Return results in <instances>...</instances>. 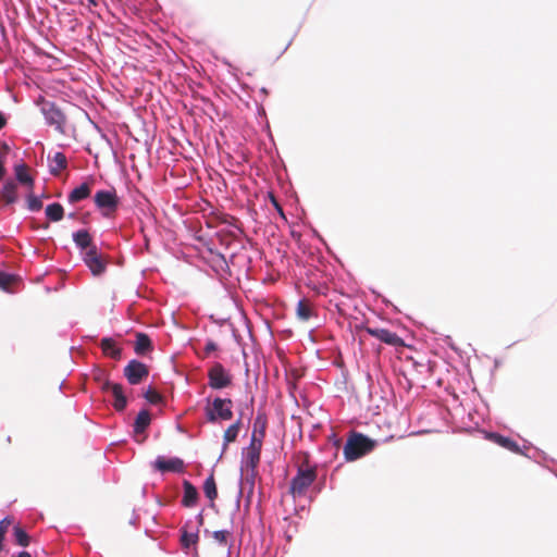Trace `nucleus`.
Segmentation results:
<instances>
[{
	"instance_id": "obj_16",
	"label": "nucleus",
	"mask_w": 557,
	"mask_h": 557,
	"mask_svg": "<svg viewBox=\"0 0 557 557\" xmlns=\"http://www.w3.org/2000/svg\"><path fill=\"white\" fill-rule=\"evenodd\" d=\"M268 426V418L264 411L259 410L252 426L251 436H256V438L264 440L265 431Z\"/></svg>"
},
{
	"instance_id": "obj_30",
	"label": "nucleus",
	"mask_w": 557,
	"mask_h": 557,
	"mask_svg": "<svg viewBox=\"0 0 557 557\" xmlns=\"http://www.w3.org/2000/svg\"><path fill=\"white\" fill-rule=\"evenodd\" d=\"M144 397L152 405H157L163 400L162 395L153 387H148L144 394Z\"/></svg>"
},
{
	"instance_id": "obj_23",
	"label": "nucleus",
	"mask_w": 557,
	"mask_h": 557,
	"mask_svg": "<svg viewBox=\"0 0 557 557\" xmlns=\"http://www.w3.org/2000/svg\"><path fill=\"white\" fill-rule=\"evenodd\" d=\"M242 428V420L238 419L236 422L231 424L224 432L223 440H224V446L226 447L230 443H233L236 441L238 433Z\"/></svg>"
},
{
	"instance_id": "obj_11",
	"label": "nucleus",
	"mask_w": 557,
	"mask_h": 557,
	"mask_svg": "<svg viewBox=\"0 0 557 557\" xmlns=\"http://www.w3.org/2000/svg\"><path fill=\"white\" fill-rule=\"evenodd\" d=\"M366 331L370 335L379 338L380 341H382L388 345L401 346L404 344L403 339L398 335L389 332L388 330L366 326Z\"/></svg>"
},
{
	"instance_id": "obj_1",
	"label": "nucleus",
	"mask_w": 557,
	"mask_h": 557,
	"mask_svg": "<svg viewBox=\"0 0 557 557\" xmlns=\"http://www.w3.org/2000/svg\"><path fill=\"white\" fill-rule=\"evenodd\" d=\"M317 478L318 466L311 462L309 454L304 453L302 460L297 465V472L289 483L288 493L293 499L305 497Z\"/></svg>"
},
{
	"instance_id": "obj_32",
	"label": "nucleus",
	"mask_w": 557,
	"mask_h": 557,
	"mask_svg": "<svg viewBox=\"0 0 557 557\" xmlns=\"http://www.w3.org/2000/svg\"><path fill=\"white\" fill-rule=\"evenodd\" d=\"M231 536V533L226 530H221V531H214L213 532V539L220 543L221 545L223 546H226L227 545V542H228V537Z\"/></svg>"
},
{
	"instance_id": "obj_42",
	"label": "nucleus",
	"mask_w": 557,
	"mask_h": 557,
	"mask_svg": "<svg viewBox=\"0 0 557 557\" xmlns=\"http://www.w3.org/2000/svg\"><path fill=\"white\" fill-rule=\"evenodd\" d=\"M87 1H88V3H89L90 5H96V4H97L96 0H87Z\"/></svg>"
},
{
	"instance_id": "obj_41",
	"label": "nucleus",
	"mask_w": 557,
	"mask_h": 557,
	"mask_svg": "<svg viewBox=\"0 0 557 557\" xmlns=\"http://www.w3.org/2000/svg\"><path fill=\"white\" fill-rule=\"evenodd\" d=\"M302 321H306L310 315H307V314H304V315H298Z\"/></svg>"
},
{
	"instance_id": "obj_28",
	"label": "nucleus",
	"mask_w": 557,
	"mask_h": 557,
	"mask_svg": "<svg viewBox=\"0 0 557 557\" xmlns=\"http://www.w3.org/2000/svg\"><path fill=\"white\" fill-rule=\"evenodd\" d=\"M17 281L16 276L5 272H0V288L10 292L12 285Z\"/></svg>"
},
{
	"instance_id": "obj_15",
	"label": "nucleus",
	"mask_w": 557,
	"mask_h": 557,
	"mask_svg": "<svg viewBox=\"0 0 557 557\" xmlns=\"http://www.w3.org/2000/svg\"><path fill=\"white\" fill-rule=\"evenodd\" d=\"M73 240L75 245L82 250H91L92 247H97L92 237L87 230H79L73 233Z\"/></svg>"
},
{
	"instance_id": "obj_37",
	"label": "nucleus",
	"mask_w": 557,
	"mask_h": 557,
	"mask_svg": "<svg viewBox=\"0 0 557 557\" xmlns=\"http://www.w3.org/2000/svg\"><path fill=\"white\" fill-rule=\"evenodd\" d=\"M297 313H309L308 309L306 308V305L302 301L298 302Z\"/></svg>"
},
{
	"instance_id": "obj_9",
	"label": "nucleus",
	"mask_w": 557,
	"mask_h": 557,
	"mask_svg": "<svg viewBox=\"0 0 557 557\" xmlns=\"http://www.w3.org/2000/svg\"><path fill=\"white\" fill-rule=\"evenodd\" d=\"M101 389L103 392L111 393V395L114 397L113 407L117 411H123L127 405L126 397L124 395L123 386L117 383H112L109 381H106Z\"/></svg>"
},
{
	"instance_id": "obj_13",
	"label": "nucleus",
	"mask_w": 557,
	"mask_h": 557,
	"mask_svg": "<svg viewBox=\"0 0 557 557\" xmlns=\"http://www.w3.org/2000/svg\"><path fill=\"white\" fill-rule=\"evenodd\" d=\"M184 495L182 498V505L184 507H194L198 502V491L197 488L188 481H183Z\"/></svg>"
},
{
	"instance_id": "obj_18",
	"label": "nucleus",
	"mask_w": 557,
	"mask_h": 557,
	"mask_svg": "<svg viewBox=\"0 0 557 557\" xmlns=\"http://www.w3.org/2000/svg\"><path fill=\"white\" fill-rule=\"evenodd\" d=\"M490 438L497 445L512 451V453H520V447L519 445L517 444V442H515L513 440H511L510 437H506V436H503L500 434H497V433H491L490 434Z\"/></svg>"
},
{
	"instance_id": "obj_24",
	"label": "nucleus",
	"mask_w": 557,
	"mask_h": 557,
	"mask_svg": "<svg viewBox=\"0 0 557 557\" xmlns=\"http://www.w3.org/2000/svg\"><path fill=\"white\" fill-rule=\"evenodd\" d=\"M203 493L210 502L218 497V488L213 473H211L203 483Z\"/></svg>"
},
{
	"instance_id": "obj_34",
	"label": "nucleus",
	"mask_w": 557,
	"mask_h": 557,
	"mask_svg": "<svg viewBox=\"0 0 557 557\" xmlns=\"http://www.w3.org/2000/svg\"><path fill=\"white\" fill-rule=\"evenodd\" d=\"M262 444H263V440L256 438V436H251V441H250L248 448L250 450H257V451L261 453Z\"/></svg>"
},
{
	"instance_id": "obj_12",
	"label": "nucleus",
	"mask_w": 557,
	"mask_h": 557,
	"mask_svg": "<svg viewBox=\"0 0 557 557\" xmlns=\"http://www.w3.org/2000/svg\"><path fill=\"white\" fill-rule=\"evenodd\" d=\"M0 200L9 206L17 201V184L9 180L7 181L0 190Z\"/></svg>"
},
{
	"instance_id": "obj_33",
	"label": "nucleus",
	"mask_w": 557,
	"mask_h": 557,
	"mask_svg": "<svg viewBox=\"0 0 557 557\" xmlns=\"http://www.w3.org/2000/svg\"><path fill=\"white\" fill-rule=\"evenodd\" d=\"M27 207L30 211H39L42 208V202L38 197L29 195L27 199Z\"/></svg>"
},
{
	"instance_id": "obj_21",
	"label": "nucleus",
	"mask_w": 557,
	"mask_h": 557,
	"mask_svg": "<svg viewBox=\"0 0 557 557\" xmlns=\"http://www.w3.org/2000/svg\"><path fill=\"white\" fill-rule=\"evenodd\" d=\"M151 422L150 413L148 410H141L137 414L134 423V432L136 434L145 432Z\"/></svg>"
},
{
	"instance_id": "obj_39",
	"label": "nucleus",
	"mask_w": 557,
	"mask_h": 557,
	"mask_svg": "<svg viewBox=\"0 0 557 557\" xmlns=\"http://www.w3.org/2000/svg\"><path fill=\"white\" fill-rule=\"evenodd\" d=\"M7 125V117L3 113L0 112V129H2Z\"/></svg>"
},
{
	"instance_id": "obj_6",
	"label": "nucleus",
	"mask_w": 557,
	"mask_h": 557,
	"mask_svg": "<svg viewBox=\"0 0 557 557\" xmlns=\"http://www.w3.org/2000/svg\"><path fill=\"white\" fill-rule=\"evenodd\" d=\"M42 111L47 123L54 126L58 133L65 134L66 116L64 113L53 103H47Z\"/></svg>"
},
{
	"instance_id": "obj_27",
	"label": "nucleus",
	"mask_w": 557,
	"mask_h": 557,
	"mask_svg": "<svg viewBox=\"0 0 557 557\" xmlns=\"http://www.w3.org/2000/svg\"><path fill=\"white\" fill-rule=\"evenodd\" d=\"M13 534H14L15 542L17 545L23 546V547H26L29 545L30 537L20 525L14 527Z\"/></svg>"
},
{
	"instance_id": "obj_40",
	"label": "nucleus",
	"mask_w": 557,
	"mask_h": 557,
	"mask_svg": "<svg viewBox=\"0 0 557 557\" xmlns=\"http://www.w3.org/2000/svg\"><path fill=\"white\" fill-rule=\"evenodd\" d=\"M13 557H32L30 554L28 552H21L18 553L16 556H13Z\"/></svg>"
},
{
	"instance_id": "obj_17",
	"label": "nucleus",
	"mask_w": 557,
	"mask_h": 557,
	"mask_svg": "<svg viewBox=\"0 0 557 557\" xmlns=\"http://www.w3.org/2000/svg\"><path fill=\"white\" fill-rule=\"evenodd\" d=\"M91 185L89 183H83L76 188H74L67 196V200L70 203H76L81 200H84L90 196Z\"/></svg>"
},
{
	"instance_id": "obj_36",
	"label": "nucleus",
	"mask_w": 557,
	"mask_h": 557,
	"mask_svg": "<svg viewBox=\"0 0 557 557\" xmlns=\"http://www.w3.org/2000/svg\"><path fill=\"white\" fill-rule=\"evenodd\" d=\"M10 151V148L7 144H2L1 147H0V152H1V159L5 158L8 156Z\"/></svg>"
},
{
	"instance_id": "obj_19",
	"label": "nucleus",
	"mask_w": 557,
	"mask_h": 557,
	"mask_svg": "<svg viewBox=\"0 0 557 557\" xmlns=\"http://www.w3.org/2000/svg\"><path fill=\"white\" fill-rule=\"evenodd\" d=\"M152 349V343L148 335L144 333L136 334L135 352L137 355H145Z\"/></svg>"
},
{
	"instance_id": "obj_29",
	"label": "nucleus",
	"mask_w": 557,
	"mask_h": 557,
	"mask_svg": "<svg viewBox=\"0 0 557 557\" xmlns=\"http://www.w3.org/2000/svg\"><path fill=\"white\" fill-rule=\"evenodd\" d=\"M260 455H261V453H259L257 450H250L249 448H247V454H246L247 467L255 470L259 465Z\"/></svg>"
},
{
	"instance_id": "obj_10",
	"label": "nucleus",
	"mask_w": 557,
	"mask_h": 557,
	"mask_svg": "<svg viewBox=\"0 0 557 557\" xmlns=\"http://www.w3.org/2000/svg\"><path fill=\"white\" fill-rule=\"evenodd\" d=\"M154 467L161 472L182 473L185 470L184 461L177 457L170 459H165L164 457H158L154 461Z\"/></svg>"
},
{
	"instance_id": "obj_38",
	"label": "nucleus",
	"mask_w": 557,
	"mask_h": 557,
	"mask_svg": "<svg viewBox=\"0 0 557 557\" xmlns=\"http://www.w3.org/2000/svg\"><path fill=\"white\" fill-rule=\"evenodd\" d=\"M271 197V201L273 203V206L276 208V210L283 215V209L282 207L278 205L277 200L275 199V197L273 195L270 196Z\"/></svg>"
},
{
	"instance_id": "obj_31",
	"label": "nucleus",
	"mask_w": 557,
	"mask_h": 557,
	"mask_svg": "<svg viewBox=\"0 0 557 557\" xmlns=\"http://www.w3.org/2000/svg\"><path fill=\"white\" fill-rule=\"evenodd\" d=\"M12 521L13 519L11 517H5L0 521V552L3 549V541Z\"/></svg>"
},
{
	"instance_id": "obj_20",
	"label": "nucleus",
	"mask_w": 557,
	"mask_h": 557,
	"mask_svg": "<svg viewBox=\"0 0 557 557\" xmlns=\"http://www.w3.org/2000/svg\"><path fill=\"white\" fill-rule=\"evenodd\" d=\"M67 166V160L64 153L57 152L50 163V173L54 176L59 175L61 171Z\"/></svg>"
},
{
	"instance_id": "obj_3",
	"label": "nucleus",
	"mask_w": 557,
	"mask_h": 557,
	"mask_svg": "<svg viewBox=\"0 0 557 557\" xmlns=\"http://www.w3.org/2000/svg\"><path fill=\"white\" fill-rule=\"evenodd\" d=\"M232 408V399L216 397L205 408L207 420L211 423L218 420L228 421L233 418Z\"/></svg>"
},
{
	"instance_id": "obj_14",
	"label": "nucleus",
	"mask_w": 557,
	"mask_h": 557,
	"mask_svg": "<svg viewBox=\"0 0 557 557\" xmlns=\"http://www.w3.org/2000/svg\"><path fill=\"white\" fill-rule=\"evenodd\" d=\"M100 348L102 349V352L114 359L120 360L122 356V349L116 345L115 341L111 337H104L100 342Z\"/></svg>"
},
{
	"instance_id": "obj_25",
	"label": "nucleus",
	"mask_w": 557,
	"mask_h": 557,
	"mask_svg": "<svg viewBox=\"0 0 557 557\" xmlns=\"http://www.w3.org/2000/svg\"><path fill=\"white\" fill-rule=\"evenodd\" d=\"M46 215L49 220L53 222L61 221L64 215L63 207L58 202L48 205L46 208Z\"/></svg>"
},
{
	"instance_id": "obj_5",
	"label": "nucleus",
	"mask_w": 557,
	"mask_h": 557,
	"mask_svg": "<svg viewBox=\"0 0 557 557\" xmlns=\"http://www.w3.org/2000/svg\"><path fill=\"white\" fill-rule=\"evenodd\" d=\"M232 380V374L220 362L213 363L208 370V384L213 389H223L231 386Z\"/></svg>"
},
{
	"instance_id": "obj_43",
	"label": "nucleus",
	"mask_w": 557,
	"mask_h": 557,
	"mask_svg": "<svg viewBox=\"0 0 557 557\" xmlns=\"http://www.w3.org/2000/svg\"><path fill=\"white\" fill-rule=\"evenodd\" d=\"M244 321H247V314L242 315Z\"/></svg>"
},
{
	"instance_id": "obj_7",
	"label": "nucleus",
	"mask_w": 557,
	"mask_h": 557,
	"mask_svg": "<svg viewBox=\"0 0 557 557\" xmlns=\"http://www.w3.org/2000/svg\"><path fill=\"white\" fill-rule=\"evenodd\" d=\"M124 375L129 384L137 385L149 375V369L145 363L134 359L124 368Z\"/></svg>"
},
{
	"instance_id": "obj_22",
	"label": "nucleus",
	"mask_w": 557,
	"mask_h": 557,
	"mask_svg": "<svg viewBox=\"0 0 557 557\" xmlns=\"http://www.w3.org/2000/svg\"><path fill=\"white\" fill-rule=\"evenodd\" d=\"M14 171H15L16 180L20 183L29 186V188H33L34 180L29 175L28 166L25 163L15 165Z\"/></svg>"
},
{
	"instance_id": "obj_2",
	"label": "nucleus",
	"mask_w": 557,
	"mask_h": 557,
	"mask_svg": "<svg viewBox=\"0 0 557 557\" xmlns=\"http://www.w3.org/2000/svg\"><path fill=\"white\" fill-rule=\"evenodd\" d=\"M376 446V442L357 432H351L345 446L344 456L347 461H354L369 454Z\"/></svg>"
},
{
	"instance_id": "obj_26",
	"label": "nucleus",
	"mask_w": 557,
	"mask_h": 557,
	"mask_svg": "<svg viewBox=\"0 0 557 557\" xmlns=\"http://www.w3.org/2000/svg\"><path fill=\"white\" fill-rule=\"evenodd\" d=\"M199 541L198 532H188L185 528L182 530L181 544L184 549L195 546Z\"/></svg>"
},
{
	"instance_id": "obj_8",
	"label": "nucleus",
	"mask_w": 557,
	"mask_h": 557,
	"mask_svg": "<svg viewBox=\"0 0 557 557\" xmlns=\"http://www.w3.org/2000/svg\"><path fill=\"white\" fill-rule=\"evenodd\" d=\"M84 262L96 276L101 275L107 269V262L102 256L98 252L97 247H92L91 250H87L84 255Z\"/></svg>"
},
{
	"instance_id": "obj_35",
	"label": "nucleus",
	"mask_w": 557,
	"mask_h": 557,
	"mask_svg": "<svg viewBox=\"0 0 557 557\" xmlns=\"http://www.w3.org/2000/svg\"><path fill=\"white\" fill-rule=\"evenodd\" d=\"M218 346L214 342L208 341L205 346V352L206 355H209L210 352L216 350Z\"/></svg>"
},
{
	"instance_id": "obj_4",
	"label": "nucleus",
	"mask_w": 557,
	"mask_h": 557,
	"mask_svg": "<svg viewBox=\"0 0 557 557\" xmlns=\"http://www.w3.org/2000/svg\"><path fill=\"white\" fill-rule=\"evenodd\" d=\"M94 201L103 216L110 218L119 207V197L115 190H98L94 196Z\"/></svg>"
}]
</instances>
